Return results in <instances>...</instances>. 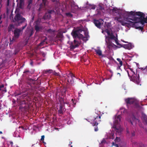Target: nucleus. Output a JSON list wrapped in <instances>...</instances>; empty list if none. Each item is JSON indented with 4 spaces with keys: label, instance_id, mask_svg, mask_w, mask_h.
Listing matches in <instances>:
<instances>
[{
    "label": "nucleus",
    "instance_id": "34",
    "mask_svg": "<svg viewBox=\"0 0 147 147\" xmlns=\"http://www.w3.org/2000/svg\"><path fill=\"white\" fill-rule=\"evenodd\" d=\"M55 12V11L54 10H48L47 11V13H49V14H51L53 13H54Z\"/></svg>",
    "mask_w": 147,
    "mask_h": 147
},
{
    "label": "nucleus",
    "instance_id": "38",
    "mask_svg": "<svg viewBox=\"0 0 147 147\" xmlns=\"http://www.w3.org/2000/svg\"><path fill=\"white\" fill-rule=\"evenodd\" d=\"M52 1L55 3L56 4H58V3H59V0H51Z\"/></svg>",
    "mask_w": 147,
    "mask_h": 147
},
{
    "label": "nucleus",
    "instance_id": "54",
    "mask_svg": "<svg viewBox=\"0 0 147 147\" xmlns=\"http://www.w3.org/2000/svg\"><path fill=\"white\" fill-rule=\"evenodd\" d=\"M44 138H45V136L44 135L42 136H41V141H43L44 140Z\"/></svg>",
    "mask_w": 147,
    "mask_h": 147
},
{
    "label": "nucleus",
    "instance_id": "26",
    "mask_svg": "<svg viewBox=\"0 0 147 147\" xmlns=\"http://www.w3.org/2000/svg\"><path fill=\"white\" fill-rule=\"evenodd\" d=\"M95 51L96 53V54L99 55L101 56L102 55V52L101 50L100 49H95Z\"/></svg>",
    "mask_w": 147,
    "mask_h": 147
},
{
    "label": "nucleus",
    "instance_id": "29",
    "mask_svg": "<svg viewBox=\"0 0 147 147\" xmlns=\"http://www.w3.org/2000/svg\"><path fill=\"white\" fill-rule=\"evenodd\" d=\"M108 36H109V38L111 39H114L116 38L112 33H111Z\"/></svg>",
    "mask_w": 147,
    "mask_h": 147
},
{
    "label": "nucleus",
    "instance_id": "44",
    "mask_svg": "<svg viewBox=\"0 0 147 147\" xmlns=\"http://www.w3.org/2000/svg\"><path fill=\"white\" fill-rule=\"evenodd\" d=\"M105 31L107 33L108 35L110 34L111 33L110 32L109 30H108V29H106Z\"/></svg>",
    "mask_w": 147,
    "mask_h": 147
},
{
    "label": "nucleus",
    "instance_id": "32",
    "mask_svg": "<svg viewBox=\"0 0 147 147\" xmlns=\"http://www.w3.org/2000/svg\"><path fill=\"white\" fill-rule=\"evenodd\" d=\"M114 40L116 44H117V45H119V46H121V47H122L121 45L118 42V39L117 38H115L114 39Z\"/></svg>",
    "mask_w": 147,
    "mask_h": 147
},
{
    "label": "nucleus",
    "instance_id": "61",
    "mask_svg": "<svg viewBox=\"0 0 147 147\" xmlns=\"http://www.w3.org/2000/svg\"><path fill=\"white\" fill-rule=\"evenodd\" d=\"M132 136H135V133L134 132H132L131 134Z\"/></svg>",
    "mask_w": 147,
    "mask_h": 147
},
{
    "label": "nucleus",
    "instance_id": "57",
    "mask_svg": "<svg viewBox=\"0 0 147 147\" xmlns=\"http://www.w3.org/2000/svg\"><path fill=\"white\" fill-rule=\"evenodd\" d=\"M41 53L42 54V55L43 56V57H45V56L46 55V54H45V53H44V52H41Z\"/></svg>",
    "mask_w": 147,
    "mask_h": 147
},
{
    "label": "nucleus",
    "instance_id": "33",
    "mask_svg": "<svg viewBox=\"0 0 147 147\" xmlns=\"http://www.w3.org/2000/svg\"><path fill=\"white\" fill-rule=\"evenodd\" d=\"M27 25V23L25 25L23 26H22L21 28H20V30L21 32H22L23 30L26 27Z\"/></svg>",
    "mask_w": 147,
    "mask_h": 147
},
{
    "label": "nucleus",
    "instance_id": "52",
    "mask_svg": "<svg viewBox=\"0 0 147 147\" xmlns=\"http://www.w3.org/2000/svg\"><path fill=\"white\" fill-rule=\"evenodd\" d=\"M77 31H78V34L82 32V30L81 29L77 30Z\"/></svg>",
    "mask_w": 147,
    "mask_h": 147
},
{
    "label": "nucleus",
    "instance_id": "16",
    "mask_svg": "<svg viewBox=\"0 0 147 147\" xmlns=\"http://www.w3.org/2000/svg\"><path fill=\"white\" fill-rule=\"evenodd\" d=\"M93 22L95 26L97 27V28H100L101 23L98 20L94 19Z\"/></svg>",
    "mask_w": 147,
    "mask_h": 147
},
{
    "label": "nucleus",
    "instance_id": "13",
    "mask_svg": "<svg viewBox=\"0 0 147 147\" xmlns=\"http://www.w3.org/2000/svg\"><path fill=\"white\" fill-rule=\"evenodd\" d=\"M106 42L107 45V47L109 50L111 49L113 47H117L116 45L114 44L110 40H109L108 42L106 41Z\"/></svg>",
    "mask_w": 147,
    "mask_h": 147
},
{
    "label": "nucleus",
    "instance_id": "21",
    "mask_svg": "<svg viewBox=\"0 0 147 147\" xmlns=\"http://www.w3.org/2000/svg\"><path fill=\"white\" fill-rule=\"evenodd\" d=\"M28 95V94L27 93L24 94L22 95V96H20V99L21 100L24 99V100H26V99H27Z\"/></svg>",
    "mask_w": 147,
    "mask_h": 147
},
{
    "label": "nucleus",
    "instance_id": "10",
    "mask_svg": "<svg viewBox=\"0 0 147 147\" xmlns=\"http://www.w3.org/2000/svg\"><path fill=\"white\" fill-rule=\"evenodd\" d=\"M125 100L127 105L133 104L136 101L135 99L133 98H128L125 99Z\"/></svg>",
    "mask_w": 147,
    "mask_h": 147
},
{
    "label": "nucleus",
    "instance_id": "59",
    "mask_svg": "<svg viewBox=\"0 0 147 147\" xmlns=\"http://www.w3.org/2000/svg\"><path fill=\"white\" fill-rule=\"evenodd\" d=\"M47 38L46 37H45V39L43 40L42 42H43L45 43V41L47 40Z\"/></svg>",
    "mask_w": 147,
    "mask_h": 147
},
{
    "label": "nucleus",
    "instance_id": "41",
    "mask_svg": "<svg viewBox=\"0 0 147 147\" xmlns=\"http://www.w3.org/2000/svg\"><path fill=\"white\" fill-rule=\"evenodd\" d=\"M144 121L147 125V117L145 116L144 118Z\"/></svg>",
    "mask_w": 147,
    "mask_h": 147
},
{
    "label": "nucleus",
    "instance_id": "56",
    "mask_svg": "<svg viewBox=\"0 0 147 147\" xmlns=\"http://www.w3.org/2000/svg\"><path fill=\"white\" fill-rule=\"evenodd\" d=\"M29 94L30 96H33L34 95V93L33 92H32L30 93H29Z\"/></svg>",
    "mask_w": 147,
    "mask_h": 147
},
{
    "label": "nucleus",
    "instance_id": "43",
    "mask_svg": "<svg viewBox=\"0 0 147 147\" xmlns=\"http://www.w3.org/2000/svg\"><path fill=\"white\" fill-rule=\"evenodd\" d=\"M131 118L133 121H134L136 119V118L134 115H132V116Z\"/></svg>",
    "mask_w": 147,
    "mask_h": 147
},
{
    "label": "nucleus",
    "instance_id": "15",
    "mask_svg": "<svg viewBox=\"0 0 147 147\" xmlns=\"http://www.w3.org/2000/svg\"><path fill=\"white\" fill-rule=\"evenodd\" d=\"M103 10H104V8L101 5H99L98 6V9L96 10V11L98 12L97 14H100L101 12H103Z\"/></svg>",
    "mask_w": 147,
    "mask_h": 147
},
{
    "label": "nucleus",
    "instance_id": "4",
    "mask_svg": "<svg viewBox=\"0 0 147 147\" xmlns=\"http://www.w3.org/2000/svg\"><path fill=\"white\" fill-rule=\"evenodd\" d=\"M134 22H130L129 24L131 26L135 28L136 29H139L142 31L144 29V24H142L141 22L138 21H135Z\"/></svg>",
    "mask_w": 147,
    "mask_h": 147
},
{
    "label": "nucleus",
    "instance_id": "53",
    "mask_svg": "<svg viewBox=\"0 0 147 147\" xmlns=\"http://www.w3.org/2000/svg\"><path fill=\"white\" fill-rule=\"evenodd\" d=\"M141 69L143 71H144L145 70H146V66L145 67H143L141 68Z\"/></svg>",
    "mask_w": 147,
    "mask_h": 147
},
{
    "label": "nucleus",
    "instance_id": "49",
    "mask_svg": "<svg viewBox=\"0 0 147 147\" xmlns=\"http://www.w3.org/2000/svg\"><path fill=\"white\" fill-rule=\"evenodd\" d=\"M44 43L43 42H41L39 44V46H42L44 45Z\"/></svg>",
    "mask_w": 147,
    "mask_h": 147
},
{
    "label": "nucleus",
    "instance_id": "28",
    "mask_svg": "<svg viewBox=\"0 0 147 147\" xmlns=\"http://www.w3.org/2000/svg\"><path fill=\"white\" fill-rule=\"evenodd\" d=\"M34 28L36 32H38L41 29L40 27L39 26H38L37 25H35V26Z\"/></svg>",
    "mask_w": 147,
    "mask_h": 147
},
{
    "label": "nucleus",
    "instance_id": "3",
    "mask_svg": "<svg viewBox=\"0 0 147 147\" xmlns=\"http://www.w3.org/2000/svg\"><path fill=\"white\" fill-rule=\"evenodd\" d=\"M127 72L128 76L131 77V80L137 84H139L140 82L139 74H138V75H137L135 72H132V75H130L128 71H127Z\"/></svg>",
    "mask_w": 147,
    "mask_h": 147
},
{
    "label": "nucleus",
    "instance_id": "45",
    "mask_svg": "<svg viewBox=\"0 0 147 147\" xmlns=\"http://www.w3.org/2000/svg\"><path fill=\"white\" fill-rule=\"evenodd\" d=\"M16 39H15V38H14V40H13V39L12 40H11V39H10V42L9 43V45L12 44L13 43V42L14 41H15Z\"/></svg>",
    "mask_w": 147,
    "mask_h": 147
},
{
    "label": "nucleus",
    "instance_id": "62",
    "mask_svg": "<svg viewBox=\"0 0 147 147\" xmlns=\"http://www.w3.org/2000/svg\"><path fill=\"white\" fill-rule=\"evenodd\" d=\"M129 122L132 125H133V122L131 120H130Z\"/></svg>",
    "mask_w": 147,
    "mask_h": 147
},
{
    "label": "nucleus",
    "instance_id": "2",
    "mask_svg": "<svg viewBox=\"0 0 147 147\" xmlns=\"http://www.w3.org/2000/svg\"><path fill=\"white\" fill-rule=\"evenodd\" d=\"M101 116L99 115L96 114V115L94 117L93 119L91 120L92 125L93 126H95L94 128V131H96L98 130V129L97 127V125L101 121Z\"/></svg>",
    "mask_w": 147,
    "mask_h": 147
},
{
    "label": "nucleus",
    "instance_id": "18",
    "mask_svg": "<svg viewBox=\"0 0 147 147\" xmlns=\"http://www.w3.org/2000/svg\"><path fill=\"white\" fill-rule=\"evenodd\" d=\"M71 34L74 38H76L78 37V36L79 34L78 33V31L77 30L75 31H72L71 33Z\"/></svg>",
    "mask_w": 147,
    "mask_h": 147
},
{
    "label": "nucleus",
    "instance_id": "63",
    "mask_svg": "<svg viewBox=\"0 0 147 147\" xmlns=\"http://www.w3.org/2000/svg\"><path fill=\"white\" fill-rule=\"evenodd\" d=\"M109 71L110 72H111V73H113V72L111 70H109Z\"/></svg>",
    "mask_w": 147,
    "mask_h": 147
},
{
    "label": "nucleus",
    "instance_id": "60",
    "mask_svg": "<svg viewBox=\"0 0 147 147\" xmlns=\"http://www.w3.org/2000/svg\"><path fill=\"white\" fill-rule=\"evenodd\" d=\"M21 92H19V93L17 94H16V96H18V95H21Z\"/></svg>",
    "mask_w": 147,
    "mask_h": 147
},
{
    "label": "nucleus",
    "instance_id": "42",
    "mask_svg": "<svg viewBox=\"0 0 147 147\" xmlns=\"http://www.w3.org/2000/svg\"><path fill=\"white\" fill-rule=\"evenodd\" d=\"M84 34L85 35V37L84 38H88V33L86 32H84Z\"/></svg>",
    "mask_w": 147,
    "mask_h": 147
},
{
    "label": "nucleus",
    "instance_id": "64",
    "mask_svg": "<svg viewBox=\"0 0 147 147\" xmlns=\"http://www.w3.org/2000/svg\"><path fill=\"white\" fill-rule=\"evenodd\" d=\"M33 62H31L30 63V64L31 65H33Z\"/></svg>",
    "mask_w": 147,
    "mask_h": 147
},
{
    "label": "nucleus",
    "instance_id": "20",
    "mask_svg": "<svg viewBox=\"0 0 147 147\" xmlns=\"http://www.w3.org/2000/svg\"><path fill=\"white\" fill-rule=\"evenodd\" d=\"M33 0H28V5L27 6V8L29 10L30 9Z\"/></svg>",
    "mask_w": 147,
    "mask_h": 147
},
{
    "label": "nucleus",
    "instance_id": "22",
    "mask_svg": "<svg viewBox=\"0 0 147 147\" xmlns=\"http://www.w3.org/2000/svg\"><path fill=\"white\" fill-rule=\"evenodd\" d=\"M123 47L128 49H130L131 48V43H128L124 45Z\"/></svg>",
    "mask_w": 147,
    "mask_h": 147
},
{
    "label": "nucleus",
    "instance_id": "6",
    "mask_svg": "<svg viewBox=\"0 0 147 147\" xmlns=\"http://www.w3.org/2000/svg\"><path fill=\"white\" fill-rule=\"evenodd\" d=\"M21 32L20 29L16 28L13 31L14 36L13 38V40L15 39H18L20 35V33Z\"/></svg>",
    "mask_w": 147,
    "mask_h": 147
},
{
    "label": "nucleus",
    "instance_id": "46",
    "mask_svg": "<svg viewBox=\"0 0 147 147\" xmlns=\"http://www.w3.org/2000/svg\"><path fill=\"white\" fill-rule=\"evenodd\" d=\"M19 109H25V107H23L22 105H20L19 107Z\"/></svg>",
    "mask_w": 147,
    "mask_h": 147
},
{
    "label": "nucleus",
    "instance_id": "48",
    "mask_svg": "<svg viewBox=\"0 0 147 147\" xmlns=\"http://www.w3.org/2000/svg\"><path fill=\"white\" fill-rule=\"evenodd\" d=\"M30 73V71L29 70H25L24 72V73L26 74H28L29 73Z\"/></svg>",
    "mask_w": 147,
    "mask_h": 147
},
{
    "label": "nucleus",
    "instance_id": "5",
    "mask_svg": "<svg viewBox=\"0 0 147 147\" xmlns=\"http://www.w3.org/2000/svg\"><path fill=\"white\" fill-rule=\"evenodd\" d=\"M47 1V0H42V3L40 4V7L38 9L39 13H42L43 11L46 10V5Z\"/></svg>",
    "mask_w": 147,
    "mask_h": 147
},
{
    "label": "nucleus",
    "instance_id": "7",
    "mask_svg": "<svg viewBox=\"0 0 147 147\" xmlns=\"http://www.w3.org/2000/svg\"><path fill=\"white\" fill-rule=\"evenodd\" d=\"M129 14L128 13V12H125L123 13V18L124 20L126 21L127 22H129V23H130V22H131V21H130L129 20H131V18H130Z\"/></svg>",
    "mask_w": 147,
    "mask_h": 147
},
{
    "label": "nucleus",
    "instance_id": "17",
    "mask_svg": "<svg viewBox=\"0 0 147 147\" xmlns=\"http://www.w3.org/2000/svg\"><path fill=\"white\" fill-rule=\"evenodd\" d=\"M51 17V15L47 12L45 13V15L43 17V19L45 20L49 19Z\"/></svg>",
    "mask_w": 147,
    "mask_h": 147
},
{
    "label": "nucleus",
    "instance_id": "51",
    "mask_svg": "<svg viewBox=\"0 0 147 147\" xmlns=\"http://www.w3.org/2000/svg\"><path fill=\"white\" fill-rule=\"evenodd\" d=\"M2 0H0V12L1 11V9L2 7V5L1 4Z\"/></svg>",
    "mask_w": 147,
    "mask_h": 147
},
{
    "label": "nucleus",
    "instance_id": "24",
    "mask_svg": "<svg viewBox=\"0 0 147 147\" xmlns=\"http://www.w3.org/2000/svg\"><path fill=\"white\" fill-rule=\"evenodd\" d=\"M19 7L22 9L24 4V0H19Z\"/></svg>",
    "mask_w": 147,
    "mask_h": 147
},
{
    "label": "nucleus",
    "instance_id": "31",
    "mask_svg": "<svg viewBox=\"0 0 147 147\" xmlns=\"http://www.w3.org/2000/svg\"><path fill=\"white\" fill-rule=\"evenodd\" d=\"M21 105L23 104H26L27 103V102L26 100H20V102Z\"/></svg>",
    "mask_w": 147,
    "mask_h": 147
},
{
    "label": "nucleus",
    "instance_id": "40",
    "mask_svg": "<svg viewBox=\"0 0 147 147\" xmlns=\"http://www.w3.org/2000/svg\"><path fill=\"white\" fill-rule=\"evenodd\" d=\"M96 8V6L94 5H91L90 9H95Z\"/></svg>",
    "mask_w": 147,
    "mask_h": 147
},
{
    "label": "nucleus",
    "instance_id": "11",
    "mask_svg": "<svg viewBox=\"0 0 147 147\" xmlns=\"http://www.w3.org/2000/svg\"><path fill=\"white\" fill-rule=\"evenodd\" d=\"M69 3L70 5L72 10L75 11L78 9V6L75 4L74 2L71 1L69 2Z\"/></svg>",
    "mask_w": 147,
    "mask_h": 147
},
{
    "label": "nucleus",
    "instance_id": "14",
    "mask_svg": "<svg viewBox=\"0 0 147 147\" xmlns=\"http://www.w3.org/2000/svg\"><path fill=\"white\" fill-rule=\"evenodd\" d=\"M121 116L120 115H118L117 117H115L114 121V125H118L119 122L121 121Z\"/></svg>",
    "mask_w": 147,
    "mask_h": 147
},
{
    "label": "nucleus",
    "instance_id": "23",
    "mask_svg": "<svg viewBox=\"0 0 147 147\" xmlns=\"http://www.w3.org/2000/svg\"><path fill=\"white\" fill-rule=\"evenodd\" d=\"M114 128L116 131L118 133H120L121 132V129L120 127H117V125H114Z\"/></svg>",
    "mask_w": 147,
    "mask_h": 147
},
{
    "label": "nucleus",
    "instance_id": "12",
    "mask_svg": "<svg viewBox=\"0 0 147 147\" xmlns=\"http://www.w3.org/2000/svg\"><path fill=\"white\" fill-rule=\"evenodd\" d=\"M74 44L73 45V42H71L70 44V48L71 49H74L76 47H78L79 44V42L76 40L74 39Z\"/></svg>",
    "mask_w": 147,
    "mask_h": 147
},
{
    "label": "nucleus",
    "instance_id": "36",
    "mask_svg": "<svg viewBox=\"0 0 147 147\" xmlns=\"http://www.w3.org/2000/svg\"><path fill=\"white\" fill-rule=\"evenodd\" d=\"M78 38H85L83 35L82 34H79L78 36Z\"/></svg>",
    "mask_w": 147,
    "mask_h": 147
},
{
    "label": "nucleus",
    "instance_id": "37",
    "mask_svg": "<svg viewBox=\"0 0 147 147\" xmlns=\"http://www.w3.org/2000/svg\"><path fill=\"white\" fill-rule=\"evenodd\" d=\"M66 15L68 17H72L73 16L72 14L70 13H66Z\"/></svg>",
    "mask_w": 147,
    "mask_h": 147
},
{
    "label": "nucleus",
    "instance_id": "1",
    "mask_svg": "<svg viewBox=\"0 0 147 147\" xmlns=\"http://www.w3.org/2000/svg\"><path fill=\"white\" fill-rule=\"evenodd\" d=\"M16 9L15 11L16 15L13 20V22L15 23L16 26H18L25 22H26V19L24 18L20 13H16Z\"/></svg>",
    "mask_w": 147,
    "mask_h": 147
},
{
    "label": "nucleus",
    "instance_id": "25",
    "mask_svg": "<svg viewBox=\"0 0 147 147\" xmlns=\"http://www.w3.org/2000/svg\"><path fill=\"white\" fill-rule=\"evenodd\" d=\"M14 28V26L13 24L9 25L8 28V30L9 32L11 31L13 28Z\"/></svg>",
    "mask_w": 147,
    "mask_h": 147
},
{
    "label": "nucleus",
    "instance_id": "8",
    "mask_svg": "<svg viewBox=\"0 0 147 147\" xmlns=\"http://www.w3.org/2000/svg\"><path fill=\"white\" fill-rule=\"evenodd\" d=\"M67 77L68 78L67 81L68 83H71L72 82V80L73 83L75 82H74L75 76L72 73L69 72L67 75Z\"/></svg>",
    "mask_w": 147,
    "mask_h": 147
},
{
    "label": "nucleus",
    "instance_id": "9",
    "mask_svg": "<svg viewBox=\"0 0 147 147\" xmlns=\"http://www.w3.org/2000/svg\"><path fill=\"white\" fill-rule=\"evenodd\" d=\"M34 32L33 29H27L25 32V34L26 36H28L29 38L31 37Z\"/></svg>",
    "mask_w": 147,
    "mask_h": 147
},
{
    "label": "nucleus",
    "instance_id": "30",
    "mask_svg": "<svg viewBox=\"0 0 147 147\" xmlns=\"http://www.w3.org/2000/svg\"><path fill=\"white\" fill-rule=\"evenodd\" d=\"M119 22H121V24L123 26H124L126 24H128L129 25L131 26V24H129V22L126 23L123 22V21H119Z\"/></svg>",
    "mask_w": 147,
    "mask_h": 147
},
{
    "label": "nucleus",
    "instance_id": "19",
    "mask_svg": "<svg viewBox=\"0 0 147 147\" xmlns=\"http://www.w3.org/2000/svg\"><path fill=\"white\" fill-rule=\"evenodd\" d=\"M64 109H63V106L62 105H60L59 109L58 111V113L60 114H63V111H65Z\"/></svg>",
    "mask_w": 147,
    "mask_h": 147
},
{
    "label": "nucleus",
    "instance_id": "39",
    "mask_svg": "<svg viewBox=\"0 0 147 147\" xmlns=\"http://www.w3.org/2000/svg\"><path fill=\"white\" fill-rule=\"evenodd\" d=\"M52 71V70H46L45 71V74H47L48 73H51Z\"/></svg>",
    "mask_w": 147,
    "mask_h": 147
},
{
    "label": "nucleus",
    "instance_id": "35",
    "mask_svg": "<svg viewBox=\"0 0 147 147\" xmlns=\"http://www.w3.org/2000/svg\"><path fill=\"white\" fill-rule=\"evenodd\" d=\"M40 23V21L39 20H37L34 23L35 24V25H37L38 26Z\"/></svg>",
    "mask_w": 147,
    "mask_h": 147
},
{
    "label": "nucleus",
    "instance_id": "50",
    "mask_svg": "<svg viewBox=\"0 0 147 147\" xmlns=\"http://www.w3.org/2000/svg\"><path fill=\"white\" fill-rule=\"evenodd\" d=\"M129 69H130V71H131V75H132V72H135L133 70V69L132 68H130Z\"/></svg>",
    "mask_w": 147,
    "mask_h": 147
},
{
    "label": "nucleus",
    "instance_id": "27",
    "mask_svg": "<svg viewBox=\"0 0 147 147\" xmlns=\"http://www.w3.org/2000/svg\"><path fill=\"white\" fill-rule=\"evenodd\" d=\"M117 60L119 62V64L120 66H118L119 69H120V67L123 65V62L121 61L120 58H118L117 59Z\"/></svg>",
    "mask_w": 147,
    "mask_h": 147
},
{
    "label": "nucleus",
    "instance_id": "47",
    "mask_svg": "<svg viewBox=\"0 0 147 147\" xmlns=\"http://www.w3.org/2000/svg\"><path fill=\"white\" fill-rule=\"evenodd\" d=\"M48 32L49 33H51L53 32L52 30L51 29H49L47 30Z\"/></svg>",
    "mask_w": 147,
    "mask_h": 147
},
{
    "label": "nucleus",
    "instance_id": "55",
    "mask_svg": "<svg viewBox=\"0 0 147 147\" xmlns=\"http://www.w3.org/2000/svg\"><path fill=\"white\" fill-rule=\"evenodd\" d=\"M4 87V85L3 84H2L0 86V90H1V88H3Z\"/></svg>",
    "mask_w": 147,
    "mask_h": 147
},
{
    "label": "nucleus",
    "instance_id": "58",
    "mask_svg": "<svg viewBox=\"0 0 147 147\" xmlns=\"http://www.w3.org/2000/svg\"><path fill=\"white\" fill-rule=\"evenodd\" d=\"M22 128V129H23V130H24L25 129L24 128V127L23 126H19V128Z\"/></svg>",
    "mask_w": 147,
    "mask_h": 147
}]
</instances>
